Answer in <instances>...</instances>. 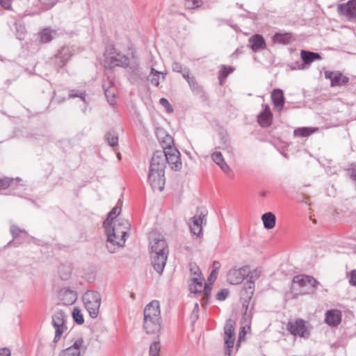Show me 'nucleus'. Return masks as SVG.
I'll list each match as a JSON object with an SVG mask.
<instances>
[{
  "label": "nucleus",
  "instance_id": "obj_2",
  "mask_svg": "<svg viewBox=\"0 0 356 356\" xmlns=\"http://www.w3.org/2000/svg\"><path fill=\"white\" fill-rule=\"evenodd\" d=\"M82 300L89 316L92 318H97L102 303V296L100 293L95 290H87L83 293Z\"/></svg>",
  "mask_w": 356,
  "mask_h": 356
},
{
  "label": "nucleus",
  "instance_id": "obj_12",
  "mask_svg": "<svg viewBox=\"0 0 356 356\" xmlns=\"http://www.w3.org/2000/svg\"><path fill=\"white\" fill-rule=\"evenodd\" d=\"M102 88L108 102L110 105L114 106L115 104V88L113 76H108L106 80H104Z\"/></svg>",
  "mask_w": 356,
  "mask_h": 356
},
{
  "label": "nucleus",
  "instance_id": "obj_46",
  "mask_svg": "<svg viewBox=\"0 0 356 356\" xmlns=\"http://www.w3.org/2000/svg\"><path fill=\"white\" fill-rule=\"evenodd\" d=\"M86 91H79V90H71L69 93L70 98L79 97L82 101L86 102Z\"/></svg>",
  "mask_w": 356,
  "mask_h": 356
},
{
  "label": "nucleus",
  "instance_id": "obj_41",
  "mask_svg": "<svg viewBox=\"0 0 356 356\" xmlns=\"http://www.w3.org/2000/svg\"><path fill=\"white\" fill-rule=\"evenodd\" d=\"M84 341L82 338L77 339L72 345L67 348L70 351L74 352L77 355H81V348L83 346Z\"/></svg>",
  "mask_w": 356,
  "mask_h": 356
},
{
  "label": "nucleus",
  "instance_id": "obj_38",
  "mask_svg": "<svg viewBox=\"0 0 356 356\" xmlns=\"http://www.w3.org/2000/svg\"><path fill=\"white\" fill-rule=\"evenodd\" d=\"M315 131L316 129H312L310 127H300L294 130L293 134L295 136L307 137L313 134Z\"/></svg>",
  "mask_w": 356,
  "mask_h": 356
},
{
  "label": "nucleus",
  "instance_id": "obj_26",
  "mask_svg": "<svg viewBox=\"0 0 356 356\" xmlns=\"http://www.w3.org/2000/svg\"><path fill=\"white\" fill-rule=\"evenodd\" d=\"M127 68L129 69L128 71L129 73L130 79L134 81L143 79V73L138 63L136 62H134L131 64L129 63Z\"/></svg>",
  "mask_w": 356,
  "mask_h": 356
},
{
  "label": "nucleus",
  "instance_id": "obj_47",
  "mask_svg": "<svg viewBox=\"0 0 356 356\" xmlns=\"http://www.w3.org/2000/svg\"><path fill=\"white\" fill-rule=\"evenodd\" d=\"M55 328V336L53 340V343L55 344L57 343L61 338L62 334H63L65 330L67 329L66 326L62 327H54Z\"/></svg>",
  "mask_w": 356,
  "mask_h": 356
},
{
  "label": "nucleus",
  "instance_id": "obj_18",
  "mask_svg": "<svg viewBox=\"0 0 356 356\" xmlns=\"http://www.w3.org/2000/svg\"><path fill=\"white\" fill-rule=\"evenodd\" d=\"M249 47L253 52H259L267 49V44L264 36L259 33H255L248 39Z\"/></svg>",
  "mask_w": 356,
  "mask_h": 356
},
{
  "label": "nucleus",
  "instance_id": "obj_10",
  "mask_svg": "<svg viewBox=\"0 0 356 356\" xmlns=\"http://www.w3.org/2000/svg\"><path fill=\"white\" fill-rule=\"evenodd\" d=\"M249 273V267L244 266L239 268L230 269L227 275V281L231 284H239L243 282Z\"/></svg>",
  "mask_w": 356,
  "mask_h": 356
},
{
  "label": "nucleus",
  "instance_id": "obj_23",
  "mask_svg": "<svg viewBox=\"0 0 356 356\" xmlns=\"http://www.w3.org/2000/svg\"><path fill=\"white\" fill-rule=\"evenodd\" d=\"M10 233L13 236V241H9L6 247H9L12 245L15 247H18L22 243V241H19L20 235L24 234L25 236H29L27 232L25 229H21L16 225H11Z\"/></svg>",
  "mask_w": 356,
  "mask_h": 356
},
{
  "label": "nucleus",
  "instance_id": "obj_7",
  "mask_svg": "<svg viewBox=\"0 0 356 356\" xmlns=\"http://www.w3.org/2000/svg\"><path fill=\"white\" fill-rule=\"evenodd\" d=\"M148 181L153 190L162 191L165 184V171L162 170L149 169Z\"/></svg>",
  "mask_w": 356,
  "mask_h": 356
},
{
  "label": "nucleus",
  "instance_id": "obj_25",
  "mask_svg": "<svg viewBox=\"0 0 356 356\" xmlns=\"http://www.w3.org/2000/svg\"><path fill=\"white\" fill-rule=\"evenodd\" d=\"M113 220V218H111L107 217L103 222V226L105 229V232L107 237V241L111 243L114 241L113 239L115 238V228L118 227L116 225H114L113 227L112 226Z\"/></svg>",
  "mask_w": 356,
  "mask_h": 356
},
{
  "label": "nucleus",
  "instance_id": "obj_6",
  "mask_svg": "<svg viewBox=\"0 0 356 356\" xmlns=\"http://www.w3.org/2000/svg\"><path fill=\"white\" fill-rule=\"evenodd\" d=\"M286 330L292 335L301 338H308L310 334L305 325V321L302 318H297L294 321L288 322Z\"/></svg>",
  "mask_w": 356,
  "mask_h": 356
},
{
  "label": "nucleus",
  "instance_id": "obj_35",
  "mask_svg": "<svg viewBox=\"0 0 356 356\" xmlns=\"http://www.w3.org/2000/svg\"><path fill=\"white\" fill-rule=\"evenodd\" d=\"M104 140L111 147H116L118 145V136L114 130L108 131L104 136Z\"/></svg>",
  "mask_w": 356,
  "mask_h": 356
},
{
  "label": "nucleus",
  "instance_id": "obj_58",
  "mask_svg": "<svg viewBox=\"0 0 356 356\" xmlns=\"http://www.w3.org/2000/svg\"><path fill=\"white\" fill-rule=\"evenodd\" d=\"M58 356H81V355H77L74 352L70 351L68 349L65 348L61 350Z\"/></svg>",
  "mask_w": 356,
  "mask_h": 356
},
{
  "label": "nucleus",
  "instance_id": "obj_27",
  "mask_svg": "<svg viewBox=\"0 0 356 356\" xmlns=\"http://www.w3.org/2000/svg\"><path fill=\"white\" fill-rule=\"evenodd\" d=\"M204 280L203 276L192 277L188 284L190 291L193 293H201Z\"/></svg>",
  "mask_w": 356,
  "mask_h": 356
},
{
  "label": "nucleus",
  "instance_id": "obj_20",
  "mask_svg": "<svg viewBox=\"0 0 356 356\" xmlns=\"http://www.w3.org/2000/svg\"><path fill=\"white\" fill-rule=\"evenodd\" d=\"M270 97L275 110L280 113L284 109L285 104V97L283 90L280 88L273 89Z\"/></svg>",
  "mask_w": 356,
  "mask_h": 356
},
{
  "label": "nucleus",
  "instance_id": "obj_28",
  "mask_svg": "<svg viewBox=\"0 0 356 356\" xmlns=\"http://www.w3.org/2000/svg\"><path fill=\"white\" fill-rule=\"evenodd\" d=\"M293 38L291 33H275L273 38V42L276 44L287 45L291 43Z\"/></svg>",
  "mask_w": 356,
  "mask_h": 356
},
{
  "label": "nucleus",
  "instance_id": "obj_61",
  "mask_svg": "<svg viewBox=\"0 0 356 356\" xmlns=\"http://www.w3.org/2000/svg\"><path fill=\"white\" fill-rule=\"evenodd\" d=\"M349 283L351 286H356V270L350 271Z\"/></svg>",
  "mask_w": 356,
  "mask_h": 356
},
{
  "label": "nucleus",
  "instance_id": "obj_36",
  "mask_svg": "<svg viewBox=\"0 0 356 356\" xmlns=\"http://www.w3.org/2000/svg\"><path fill=\"white\" fill-rule=\"evenodd\" d=\"M234 70V68L232 66H226L225 65H222L220 67V70L218 73V80L220 84H222L223 81Z\"/></svg>",
  "mask_w": 356,
  "mask_h": 356
},
{
  "label": "nucleus",
  "instance_id": "obj_32",
  "mask_svg": "<svg viewBox=\"0 0 356 356\" xmlns=\"http://www.w3.org/2000/svg\"><path fill=\"white\" fill-rule=\"evenodd\" d=\"M188 83L190 86L191 90L195 95H199L200 98H202L204 100L206 99V95L203 87L198 85L195 76L192 79H191V81L188 80Z\"/></svg>",
  "mask_w": 356,
  "mask_h": 356
},
{
  "label": "nucleus",
  "instance_id": "obj_43",
  "mask_svg": "<svg viewBox=\"0 0 356 356\" xmlns=\"http://www.w3.org/2000/svg\"><path fill=\"white\" fill-rule=\"evenodd\" d=\"M72 318L74 321L78 325H82L84 323L83 316L81 314L80 309L74 307L72 311Z\"/></svg>",
  "mask_w": 356,
  "mask_h": 356
},
{
  "label": "nucleus",
  "instance_id": "obj_54",
  "mask_svg": "<svg viewBox=\"0 0 356 356\" xmlns=\"http://www.w3.org/2000/svg\"><path fill=\"white\" fill-rule=\"evenodd\" d=\"M229 295V291L227 289H222L220 291H218L216 296V298L218 300H225Z\"/></svg>",
  "mask_w": 356,
  "mask_h": 356
},
{
  "label": "nucleus",
  "instance_id": "obj_14",
  "mask_svg": "<svg viewBox=\"0 0 356 356\" xmlns=\"http://www.w3.org/2000/svg\"><path fill=\"white\" fill-rule=\"evenodd\" d=\"M325 78L330 80V86L332 87L343 86L347 84L349 81L348 77L343 76L342 73L338 71H325Z\"/></svg>",
  "mask_w": 356,
  "mask_h": 356
},
{
  "label": "nucleus",
  "instance_id": "obj_59",
  "mask_svg": "<svg viewBox=\"0 0 356 356\" xmlns=\"http://www.w3.org/2000/svg\"><path fill=\"white\" fill-rule=\"evenodd\" d=\"M172 68L175 72L181 73L183 72L182 65L179 62H173Z\"/></svg>",
  "mask_w": 356,
  "mask_h": 356
},
{
  "label": "nucleus",
  "instance_id": "obj_55",
  "mask_svg": "<svg viewBox=\"0 0 356 356\" xmlns=\"http://www.w3.org/2000/svg\"><path fill=\"white\" fill-rule=\"evenodd\" d=\"M45 10L51 8L58 1V0H39Z\"/></svg>",
  "mask_w": 356,
  "mask_h": 356
},
{
  "label": "nucleus",
  "instance_id": "obj_22",
  "mask_svg": "<svg viewBox=\"0 0 356 356\" xmlns=\"http://www.w3.org/2000/svg\"><path fill=\"white\" fill-rule=\"evenodd\" d=\"M300 57L302 60V63L298 68L301 70L307 68L314 61L321 59V56L319 53L308 50H301Z\"/></svg>",
  "mask_w": 356,
  "mask_h": 356
},
{
  "label": "nucleus",
  "instance_id": "obj_40",
  "mask_svg": "<svg viewBox=\"0 0 356 356\" xmlns=\"http://www.w3.org/2000/svg\"><path fill=\"white\" fill-rule=\"evenodd\" d=\"M224 331H225V337H228L230 338V337L235 336V332H234V322L229 319L226 321L225 325L224 327Z\"/></svg>",
  "mask_w": 356,
  "mask_h": 356
},
{
  "label": "nucleus",
  "instance_id": "obj_49",
  "mask_svg": "<svg viewBox=\"0 0 356 356\" xmlns=\"http://www.w3.org/2000/svg\"><path fill=\"white\" fill-rule=\"evenodd\" d=\"M212 160L215 162L218 165L222 163L225 161L222 154L220 152H215L211 155Z\"/></svg>",
  "mask_w": 356,
  "mask_h": 356
},
{
  "label": "nucleus",
  "instance_id": "obj_30",
  "mask_svg": "<svg viewBox=\"0 0 356 356\" xmlns=\"http://www.w3.org/2000/svg\"><path fill=\"white\" fill-rule=\"evenodd\" d=\"M165 73H163L152 67L150 70L149 74L147 76V80L154 86L158 87L159 86V80L161 76L163 81L165 79Z\"/></svg>",
  "mask_w": 356,
  "mask_h": 356
},
{
  "label": "nucleus",
  "instance_id": "obj_45",
  "mask_svg": "<svg viewBox=\"0 0 356 356\" xmlns=\"http://www.w3.org/2000/svg\"><path fill=\"white\" fill-rule=\"evenodd\" d=\"M211 284H208L207 283H205L204 286L202 289L204 296L202 298V302L207 303L210 299L211 297Z\"/></svg>",
  "mask_w": 356,
  "mask_h": 356
},
{
  "label": "nucleus",
  "instance_id": "obj_34",
  "mask_svg": "<svg viewBox=\"0 0 356 356\" xmlns=\"http://www.w3.org/2000/svg\"><path fill=\"white\" fill-rule=\"evenodd\" d=\"M65 318H66V316L63 311H59L58 312H56L52 316L51 324H52L53 327L66 326L65 325V321H66Z\"/></svg>",
  "mask_w": 356,
  "mask_h": 356
},
{
  "label": "nucleus",
  "instance_id": "obj_17",
  "mask_svg": "<svg viewBox=\"0 0 356 356\" xmlns=\"http://www.w3.org/2000/svg\"><path fill=\"white\" fill-rule=\"evenodd\" d=\"M337 10L349 20L356 19V0H350L346 3L339 4Z\"/></svg>",
  "mask_w": 356,
  "mask_h": 356
},
{
  "label": "nucleus",
  "instance_id": "obj_44",
  "mask_svg": "<svg viewBox=\"0 0 356 356\" xmlns=\"http://www.w3.org/2000/svg\"><path fill=\"white\" fill-rule=\"evenodd\" d=\"M161 346L159 341H153L149 348V356H159Z\"/></svg>",
  "mask_w": 356,
  "mask_h": 356
},
{
  "label": "nucleus",
  "instance_id": "obj_3",
  "mask_svg": "<svg viewBox=\"0 0 356 356\" xmlns=\"http://www.w3.org/2000/svg\"><path fill=\"white\" fill-rule=\"evenodd\" d=\"M105 68L113 69L115 67L127 68L129 64V58L121 53H117L113 46L106 49L104 54Z\"/></svg>",
  "mask_w": 356,
  "mask_h": 356
},
{
  "label": "nucleus",
  "instance_id": "obj_4",
  "mask_svg": "<svg viewBox=\"0 0 356 356\" xmlns=\"http://www.w3.org/2000/svg\"><path fill=\"white\" fill-rule=\"evenodd\" d=\"M207 210L202 209L198 215H195L191 218L190 231L193 235H195L198 238L202 236V226L207 224Z\"/></svg>",
  "mask_w": 356,
  "mask_h": 356
},
{
  "label": "nucleus",
  "instance_id": "obj_31",
  "mask_svg": "<svg viewBox=\"0 0 356 356\" xmlns=\"http://www.w3.org/2000/svg\"><path fill=\"white\" fill-rule=\"evenodd\" d=\"M261 220L264 227L266 229H271L275 226L276 217L272 212H267L262 215Z\"/></svg>",
  "mask_w": 356,
  "mask_h": 356
},
{
  "label": "nucleus",
  "instance_id": "obj_53",
  "mask_svg": "<svg viewBox=\"0 0 356 356\" xmlns=\"http://www.w3.org/2000/svg\"><path fill=\"white\" fill-rule=\"evenodd\" d=\"M159 102L165 108L167 113H172L173 111L172 106L167 99L162 97L159 99Z\"/></svg>",
  "mask_w": 356,
  "mask_h": 356
},
{
  "label": "nucleus",
  "instance_id": "obj_48",
  "mask_svg": "<svg viewBox=\"0 0 356 356\" xmlns=\"http://www.w3.org/2000/svg\"><path fill=\"white\" fill-rule=\"evenodd\" d=\"M243 289L247 293L252 295L254 290V281L248 279L247 282L244 283Z\"/></svg>",
  "mask_w": 356,
  "mask_h": 356
},
{
  "label": "nucleus",
  "instance_id": "obj_11",
  "mask_svg": "<svg viewBox=\"0 0 356 356\" xmlns=\"http://www.w3.org/2000/svg\"><path fill=\"white\" fill-rule=\"evenodd\" d=\"M166 162L169 164L171 170L174 171H180L182 168L181 161V154L177 147L170 150H166Z\"/></svg>",
  "mask_w": 356,
  "mask_h": 356
},
{
  "label": "nucleus",
  "instance_id": "obj_33",
  "mask_svg": "<svg viewBox=\"0 0 356 356\" xmlns=\"http://www.w3.org/2000/svg\"><path fill=\"white\" fill-rule=\"evenodd\" d=\"M72 268L70 264H61L58 266V273L62 280H68L72 274Z\"/></svg>",
  "mask_w": 356,
  "mask_h": 356
},
{
  "label": "nucleus",
  "instance_id": "obj_29",
  "mask_svg": "<svg viewBox=\"0 0 356 356\" xmlns=\"http://www.w3.org/2000/svg\"><path fill=\"white\" fill-rule=\"evenodd\" d=\"M161 134L163 135V137L159 138L160 144L163 148L161 151L166 152V150H170L172 148H175L174 139L170 135L165 134V132H161Z\"/></svg>",
  "mask_w": 356,
  "mask_h": 356
},
{
  "label": "nucleus",
  "instance_id": "obj_50",
  "mask_svg": "<svg viewBox=\"0 0 356 356\" xmlns=\"http://www.w3.org/2000/svg\"><path fill=\"white\" fill-rule=\"evenodd\" d=\"M234 341H235V336L230 337V338H229L228 337H225V344L227 349V353L229 355H230V352H231L230 349L234 347Z\"/></svg>",
  "mask_w": 356,
  "mask_h": 356
},
{
  "label": "nucleus",
  "instance_id": "obj_19",
  "mask_svg": "<svg viewBox=\"0 0 356 356\" xmlns=\"http://www.w3.org/2000/svg\"><path fill=\"white\" fill-rule=\"evenodd\" d=\"M168 255V253L151 254L152 266L159 275L163 273L166 264Z\"/></svg>",
  "mask_w": 356,
  "mask_h": 356
},
{
  "label": "nucleus",
  "instance_id": "obj_1",
  "mask_svg": "<svg viewBox=\"0 0 356 356\" xmlns=\"http://www.w3.org/2000/svg\"><path fill=\"white\" fill-rule=\"evenodd\" d=\"M143 329L147 334H158L161 329L160 303L154 300L143 310Z\"/></svg>",
  "mask_w": 356,
  "mask_h": 356
},
{
  "label": "nucleus",
  "instance_id": "obj_51",
  "mask_svg": "<svg viewBox=\"0 0 356 356\" xmlns=\"http://www.w3.org/2000/svg\"><path fill=\"white\" fill-rule=\"evenodd\" d=\"M26 32V29L24 25L19 24V26H17L16 33L17 38L19 40H24Z\"/></svg>",
  "mask_w": 356,
  "mask_h": 356
},
{
  "label": "nucleus",
  "instance_id": "obj_63",
  "mask_svg": "<svg viewBox=\"0 0 356 356\" xmlns=\"http://www.w3.org/2000/svg\"><path fill=\"white\" fill-rule=\"evenodd\" d=\"M0 5L5 9L11 8V0H0Z\"/></svg>",
  "mask_w": 356,
  "mask_h": 356
},
{
  "label": "nucleus",
  "instance_id": "obj_64",
  "mask_svg": "<svg viewBox=\"0 0 356 356\" xmlns=\"http://www.w3.org/2000/svg\"><path fill=\"white\" fill-rule=\"evenodd\" d=\"M245 11L247 13V18L250 19L254 21L259 19L258 14H257L255 13L250 12L248 10H245Z\"/></svg>",
  "mask_w": 356,
  "mask_h": 356
},
{
  "label": "nucleus",
  "instance_id": "obj_42",
  "mask_svg": "<svg viewBox=\"0 0 356 356\" xmlns=\"http://www.w3.org/2000/svg\"><path fill=\"white\" fill-rule=\"evenodd\" d=\"M203 4L202 0H184V7L188 10L200 8Z\"/></svg>",
  "mask_w": 356,
  "mask_h": 356
},
{
  "label": "nucleus",
  "instance_id": "obj_8",
  "mask_svg": "<svg viewBox=\"0 0 356 356\" xmlns=\"http://www.w3.org/2000/svg\"><path fill=\"white\" fill-rule=\"evenodd\" d=\"M115 238H113V242L111 243L106 241V247L110 253H114L116 250L120 247L124 245L127 237L128 236V231L127 228L124 230H121L120 226L115 228Z\"/></svg>",
  "mask_w": 356,
  "mask_h": 356
},
{
  "label": "nucleus",
  "instance_id": "obj_16",
  "mask_svg": "<svg viewBox=\"0 0 356 356\" xmlns=\"http://www.w3.org/2000/svg\"><path fill=\"white\" fill-rule=\"evenodd\" d=\"M60 304L63 305H72L77 300V293L70 288H63L58 291Z\"/></svg>",
  "mask_w": 356,
  "mask_h": 356
},
{
  "label": "nucleus",
  "instance_id": "obj_5",
  "mask_svg": "<svg viewBox=\"0 0 356 356\" xmlns=\"http://www.w3.org/2000/svg\"><path fill=\"white\" fill-rule=\"evenodd\" d=\"M74 54V50L70 46L62 47L55 54L53 64L57 70H60L66 65L70 58Z\"/></svg>",
  "mask_w": 356,
  "mask_h": 356
},
{
  "label": "nucleus",
  "instance_id": "obj_9",
  "mask_svg": "<svg viewBox=\"0 0 356 356\" xmlns=\"http://www.w3.org/2000/svg\"><path fill=\"white\" fill-rule=\"evenodd\" d=\"M20 181H22V179L19 177H16L15 179L9 177L0 179V191L2 189L10 187L13 191V195L22 197L21 193L24 189V184H19Z\"/></svg>",
  "mask_w": 356,
  "mask_h": 356
},
{
  "label": "nucleus",
  "instance_id": "obj_56",
  "mask_svg": "<svg viewBox=\"0 0 356 356\" xmlns=\"http://www.w3.org/2000/svg\"><path fill=\"white\" fill-rule=\"evenodd\" d=\"M260 271H258L257 270H254L252 271H250L249 270L248 275L246 276L248 280L255 282V280L259 277Z\"/></svg>",
  "mask_w": 356,
  "mask_h": 356
},
{
  "label": "nucleus",
  "instance_id": "obj_24",
  "mask_svg": "<svg viewBox=\"0 0 356 356\" xmlns=\"http://www.w3.org/2000/svg\"><path fill=\"white\" fill-rule=\"evenodd\" d=\"M341 321V313L338 309H330L326 312L325 322L330 326L336 327Z\"/></svg>",
  "mask_w": 356,
  "mask_h": 356
},
{
  "label": "nucleus",
  "instance_id": "obj_52",
  "mask_svg": "<svg viewBox=\"0 0 356 356\" xmlns=\"http://www.w3.org/2000/svg\"><path fill=\"white\" fill-rule=\"evenodd\" d=\"M190 271L194 277L202 276L200 268L195 264H190Z\"/></svg>",
  "mask_w": 356,
  "mask_h": 356
},
{
  "label": "nucleus",
  "instance_id": "obj_57",
  "mask_svg": "<svg viewBox=\"0 0 356 356\" xmlns=\"http://www.w3.org/2000/svg\"><path fill=\"white\" fill-rule=\"evenodd\" d=\"M308 284L311 285L314 290H316L318 289V286L320 285V283L314 277L309 275Z\"/></svg>",
  "mask_w": 356,
  "mask_h": 356
},
{
  "label": "nucleus",
  "instance_id": "obj_60",
  "mask_svg": "<svg viewBox=\"0 0 356 356\" xmlns=\"http://www.w3.org/2000/svg\"><path fill=\"white\" fill-rule=\"evenodd\" d=\"M121 209L117 207L112 209V210L108 213V217L112 218H115L116 216L120 213Z\"/></svg>",
  "mask_w": 356,
  "mask_h": 356
},
{
  "label": "nucleus",
  "instance_id": "obj_15",
  "mask_svg": "<svg viewBox=\"0 0 356 356\" xmlns=\"http://www.w3.org/2000/svg\"><path fill=\"white\" fill-rule=\"evenodd\" d=\"M263 111L257 115V122L262 128L271 126L273 120V114L267 104H262Z\"/></svg>",
  "mask_w": 356,
  "mask_h": 356
},
{
  "label": "nucleus",
  "instance_id": "obj_39",
  "mask_svg": "<svg viewBox=\"0 0 356 356\" xmlns=\"http://www.w3.org/2000/svg\"><path fill=\"white\" fill-rule=\"evenodd\" d=\"M309 275H298L293 278V283L298 284L300 287H305L308 284Z\"/></svg>",
  "mask_w": 356,
  "mask_h": 356
},
{
  "label": "nucleus",
  "instance_id": "obj_62",
  "mask_svg": "<svg viewBox=\"0 0 356 356\" xmlns=\"http://www.w3.org/2000/svg\"><path fill=\"white\" fill-rule=\"evenodd\" d=\"M220 263L218 261H214L212 264V270L211 272L213 273V274H218V270L220 268Z\"/></svg>",
  "mask_w": 356,
  "mask_h": 356
},
{
  "label": "nucleus",
  "instance_id": "obj_37",
  "mask_svg": "<svg viewBox=\"0 0 356 356\" xmlns=\"http://www.w3.org/2000/svg\"><path fill=\"white\" fill-rule=\"evenodd\" d=\"M38 37L40 43H47L51 41L53 39L52 31L50 30V29L45 28L38 33Z\"/></svg>",
  "mask_w": 356,
  "mask_h": 356
},
{
  "label": "nucleus",
  "instance_id": "obj_13",
  "mask_svg": "<svg viewBox=\"0 0 356 356\" xmlns=\"http://www.w3.org/2000/svg\"><path fill=\"white\" fill-rule=\"evenodd\" d=\"M166 155L165 151L156 150L151 159L149 169L162 170L165 171L166 168Z\"/></svg>",
  "mask_w": 356,
  "mask_h": 356
},
{
  "label": "nucleus",
  "instance_id": "obj_21",
  "mask_svg": "<svg viewBox=\"0 0 356 356\" xmlns=\"http://www.w3.org/2000/svg\"><path fill=\"white\" fill-rule=\"evenodd\" d=\"M149 246L150 254L169 253L168 244L163 237L153 238Z\"/></svg>",
  "mask_w": 356,
  "mask_h": 356
}]
</instances>
